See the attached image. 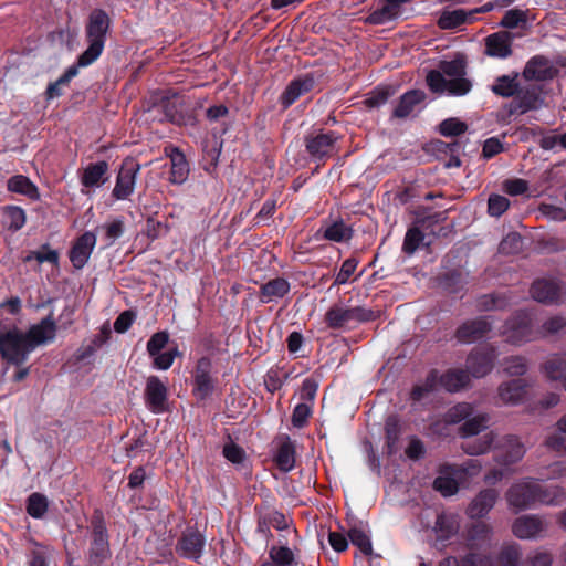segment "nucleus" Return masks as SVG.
<instances>
[{"label": "nucleus", "mask_w": 566, "mask_h": 566, "mask_svg": "<svg viewBox=\"0 0 566 566\" xmlns=\"http://www.w3.org/2000/svg\"><path fill=\"white\" fill-rule=\"evenodd\" d=\"M472 90V82L465 76L449 80L448 94L451 96H464Z\"/></svg>", "instance_id": "0e129e2a"}, {"label": "nucleus", "mask_w": 566, "mask_h": 566, "mask_svg": "<svg viewBox=\"0 0 566 566\" xmlns=\"http://www.w3.org/2000/svg\"><path fill=\"white\" fill-rule=\"evenodd\" d=\"M433 489L443 496H451L458 492L459 485L454 478L441 473L434 479Z\"/></svg>", "instance_id": "13d9d810"}, {"label": "nucleus", "mask_w": 566, "mask_h": 566, "mask_svg": "<svg viewBox=\"0 0 566 566\" xmlns=\"http://www.w3.org/2000/svg\"><path fill=\"white\" fill-rule=\"evenodd\" d=\"M394 93L391 86H378L367 94L364 104L368 108H378L385 105Z\"/></svg>", "instance_id": "de8ad7c7"}, {"label": "nucleus", "mask_w": 566, "mask_h": 566, "mask_svg": "<svg viewBox=\"0 0 566 566\" xmlns=\"http://www.w3.org/2000/svg\"><path fill=\"white\" fill-rule=\"evenodd\" d=\"M499 492L495 489L481 490L471 501L467 509L470 518L484 517L495 505Z\"/></svg>", "instance_id": "393cba45"}, {"label": "nucleus", "mask_w": 566, "mask_h": 566, "mask_svg": "<svg viewBox=\"0 0 566 566\" xmlns=\"http://www.w3.org/2000/svg\"><path fill=\"white\" fill-rule=\"evenodd\" d=\"M400 433H401V428H400L399 419L396 416L388 417L385 422V434H386V446H387L389 454L395 453L397 443L400 438Z\"/></svg>", "instance_id": "49530a36"}, {"label": "nucleus", "mask_w": 566, "mask_h": 566, "mask_svg": "<svg viewBox=\"0 0 566 566\" xmlns=\"http://www.w3.org/2000/svg\"><path fill=\"white\" fill-rule=\"evenodd\" d=\"M527 21L526 12L521 9L507 10L500 21V25L506 29L517 28L520 24H525Z\"/></svg>", "instance_id": "bf43d9fd"}, {"label": "nucleus", "mask_w": 566, "mask_h": 566, "mask_svg": "<svg viewBox=\"0 0 566 566\" xmlns=\"http://www.w3.org/2000/svg\"><path fill=\"white\" fill-rule=\"evenodd\" d=\"M496 358L497 353L494 347H476L467 358V371L474 378H482L491 373Z\"/></svg>", "instance_id": "2eb2a0df"}, {"label": "nucleus", "mask_w": 566, "mask_h": 566, "mask_svg": "<svg viewBox=\"0 0 566 566\" xmlns=\"http://www.w3.org/2000/svg\"><path fill=\"white\" fill-rule=\"evenodd\" d=\"M491 92L502 98H512L503 108V119L538 111L544 105L543 87L538 84L521 85L520 73L512 72L495 77Z\"/></svg>", "instance_id": "f03ea898"}, {"label": "nucleus", "mask_w": 566, "mask_h": 566, "mask_svg": "<svg viewBox=\"0 0 566 566\" xmlns=\"http://www.w3.org/2000/svg\"><path fill=\"white\" fill-rule=\"evenodd\" d=\"M495 450V461L502 465L514 464L521 461L526 453L524 443L514 434L504 436Z\"/></svg>", "instance_id": "dca6fc26"}, {"label": "nucleus", "mask_w": 566, "mask_h": 566, "mask_svg": "<svg viewBox=\"0 0 566 566\" xmlns=\"http://www.w3.org/2000/svg\"><path fill=\"white\" fill-rule=\"evenodd\" d=\"M165 155L170 159L169 181L175 185H182L189 176V164L180 148L169 145L165 147Z\"/></svg>", "instance_id": "5701e85b"}, {"label": "nucleus", "mask_w": 566, "mask_h": 566, "mask_svg": "<svg viewBox=\"0 0 566 566\" xmlns=\"http://www.w3.org/2000/svg\"><path fill=\"white\" fill-rule=\"evenodd\" d=\"M467 56L463 53H457L450 61L441 60L438 64V70L451 78L467 75Z\"/></svg>", "instance_id": "58836bf2"}, {"label": "nucleus", "mask_w": 566, "mask_h": 566, "mask_svg": "<svg viewBox=\"0 0 566 566\" xmlns=\"http://www.w3.org/2000/svg\"><path fill=\"white\" fill-rule=\"evenodd\" d=\"M275 462L283 472L293 470L295 465V447L289 436L282 438L275 454Z\"/></svg>", "instance_id": "c9c22d12"}, {"label": "nucleus", "mask_w": 566, "mask_h": 566, "mask_svg": "<svg viewBox=\"0 0 566 566\" xmlns=\"http://www.w3.org/2000/svg\"><path fill=\"white\" fill-rule=\"evenodd\" d=\"M399 15L392 9L387 0H384V3L380 8L373 10L365 19V22L371 25H382L392 20L398 19Z\"/></svg>", "instance_id": "37998d69"}, {"label": "nucleus", "mask_w": 566, "mask_h": 566, "mask_svg": "<svg viewBox=\"0 0 566 566\" xmlns=\"http://www.w3.org/2000/svg\"><path fill=\"white\" fill-rule=\"evenodd\" d=\"M426 98V93L421 90H409L402 94L398 101L397 106L392 111L394 118H406L415 109L417 105L422 103Z\"/></svg>", "instance_id": "c756f323"}, {"label": "nucleus", "mask_w": 566, "mask_h": 566, "mask_svg": "<svg viewBox=\"0 0 566 566\" xmlns=\"http://www.w3.org/2000/svg\"><path fill=\"white\" fill-rule=\"evenodd\" d=\"M82 67L76 61L73 65L69 66L65 72L54 82L49 83L45 90L46 99L57 98L63 95V87L69 86L71 80L78 74V69Z\"/></svg>", "instance_id": "4c0bfd02"}, {"label": "nucleus", "mask_w": 566, "mask_h": 566, "mask_svg": "<svg viewBox=\"0 0 566 566\" xmlns=\"http://www.w3.org/2000/svg\"><path fill=\"white\" fill-rule=\"evenodd\" d=\"M140 164L132 158L123 159L112 196L116 200H126L135 190L136 177L140 171Z\"/></svg>", "instance_id": "9b49d317"}, {"label": "nucleus", "mask_w": 566, "mask_h": 566, "mask_svg": "<svg viewBox=\"0 0 566 566\" xmlns=\"http://www.w3.org/2000/svg\"><path fill=\"white\" fill-rule=\"evenodd\" d=\"M439 385L448 392H457L465 388L470 382V375L464 369H449L439 375Z\"/></svg>", "instance_id": "7c9ffc66"}, {"label": "nucleus", "mask_w": 566, "mask_h": 566, "mask_svg": "<svg viewBox=\"0 0 566 566\" xmlns=\"http://www.w3.org/2000/svg\"><path fill=\"white\" fill-rule=\"evenodd\" d=\"M471 14L472 13H468L463 9H457L453 11L446 10L439 17L437 24L442 30L457 29L464 24Z\"/></svg>", "instance_id": "79ce46f5"}, {"label": "nucleus", "mask_w": 566, "mask_h": 566, "mask_svg": "<svg viewBox=\"0 0 566 566\" xmlns=\"http://www.w3.org/2000/svg\"><path fill=\"white\" fill-rule=\"evenodd\" d=\"M36 260L39 263L49 262L57 264L59 253L55 250H51L48 244L42 245L39 251H31L24 259L25 262Z\"/></svg>", "instance_id": "680f3d73"}, {"label": "nucleus", "mask_w": 566, "mask_h": 566, "mask_svg": "<svg viewBox=\"0 0 566 566\" xmlns=\"http://www.w3.org/2000/svg\"><path fill=\"white\" fill-rule=\"evenodd\" d=\"M492 527L481 521L473 523L467 532V547L470 551L482 547L491 541Z\"/></svg>", "instance_id": "72a5a7b5"}, {"label": "nucleus", "mask_w": 566, "mask_h": 566, "mask_svg": "<svg viewBox=\"0 0 566 566\" xmlns=\"http://www.w3.org/2000/svg\"><path fill=\"white\" fill-rule=\"evenodd\" d=\"M514 35L507 30H501L488 35L484 39V53L494 59H507L512 55Z\"/></svg>", "instance_id": "6ab92c4d"}, {"label": "nucleus", "mask_w": 566, "mask_h": 566, "mask_svg": "<svg viewBox=\"0 0 566 566\" xmlns=\"http://www.w3.org/2000/svg\"><path fill=\"white\" fill-rule=\"evenodd\" d=\"M96 234L92 231H86L75 239L69 251V258L76 270H81L86 265L96 245Z\"/></svg>", "instance_id": "a211bd4d"}, {"label": "nucleus", "mask_w": 566, "mask_h": 566, "mask_svg": "<svg viewBox=\"0 0 566 566\" xmlns=\"http://www.w3.org/2000/svg\"><path fill=\"white\" fill-rule=\"evenodd\" d=\"M521 560V551L516 544H509L501 547L497 558V566H518Z\"/></svg>", "instance_id": "8fccbe9b"}, {"label": "nucleus", "mask_w": 566, "mask_h": 566, "mask_svg": "<svg viewBox=\"0 0 566 566\" xmlns=\"http://www.w3.org/2000/svg\"><path fill=\"white\" fill-rule=\"evenodd\" d=\"M169 342V334L166 331H160L153 334L147 342V353L154 356L161 352Z\"/></svg>", "instance_id": "69168bd1"}, {"label": "nucleus", "mask_w": 566, "mask_h": 566, "mask_svg": "<svg viewBox=\"0 0 566 566\" xmlns=\"http://www.w3.org/2000/svg\"><path fill=\"white\" fill-rule=\"evenodd\" d=\"M531 294L537 302L553 304L560 300L563 287L556 281L537 280L531 287Z\"/></svg>", "instance_id": "bb28decb"}, {"label": "nucleus", "mask_w": 566, "mask_h": 566, "mask_svg": "<svg viewBox=\"0 0 566 566\" xmlns=\"http://www.w3.org/2000/svg\"><path fill=\"white\" fill-rule=\"evenodd\" d=\"M506 342L513 345H522L524 343L538 338L537 331L533 329V319L528 312H517L506 321L503 329Z\"/></svg>", "instance_id": "6e6552de"}, {"label": "nucleus", "mask_w": 566, "mask_h": 566, "mask_svg": "<svg viewBox=\"0 0 566 566\" xmlns=\"http://www.w3.org/2000/svg\"><path fill=\"white\" fill-rule=\"evenodd\" d=\"M192 392L200 400H205L213 394L217 379L213 377V365L209 357L203 356L198 359L192 371Z\"/></svg>", "instance_id": "ddd939ff"}, {"label": "nucleus", "mask_w": 566, "mask_h": 566, "mask_svg": "<svg viewBox=\"0 0 566 566\" xmlns=\"http://www.w3.org/2000/svg\"><path fill=\"white\" fill-rule=\"evenodd\" d=\"M488 422V415H478L471 418L469 417L459 428V433L462 438L476 436L486 428Z\"/></svg>", "instance_id": "a18cd8bd"}, {"label": "nucleus", "mask_w": 566, "mask_h": 566, "mask_svg": "<svg viewBox=\"0 0 566 566\" xmlns=\"http://www.w3.org/2000/svg\"><path fill=\"white\" fill-rule=\"evenodd\" d=\"M556 70L553 67L548 57L537 54L531 57L522 72V76L527 82H545L554 78Z\"/></svg>", "instance_id": "aec40b11"}, {"label": "nucleus", "mask_w": 566, "mask_h": 566, "mask_svg": "<svg viewBox=\"0 0 566 566\" xmlns=\"http://www.w3.org/2000/svg\"><path fill=\"white\" fill-rule=\"evenodd\" d=\"M537 504L559 506L566 501V491L559 485L544 486L535 480Z\"/></svg>", "instance_id": "c85d7f7f"}, {"label": "nucleus", "mask_w": 566, "mask_h": 566, "mask_svg": "<svg viewBox=\"0 0 566 566\" xmlns=\"http://www.w3.org/2000/svg\"><path fill=\"white\" fill-rule=\"evenodd\" d=\"M490 331L491 323L485 317H479L460 325L455 337L460 343L470 344L484 337Z\"/></svg>", "instance_id": "b1692460"}, {"label": "nucleus", "mask_w": 566, "mask_h": 566, "mask_svg": "<svg viewBox=\"0 0 566 566\" xmlns=\"http://www.w3.org/2000/svg\"><path fill=\"white\" fill-rule=\"evenodd\" d=\"M503 370L509 376H523L527 371V361L522 356H510L502 361Z\"/></svg>", "instance_id": "5fc2aeb1"}, {"label": "nucleus", "mask_w": 566, "mask_h": 566, "mask_svg": "<svg viewBox=\"0 0 566 566\" xmlns=\"http://www.w3.org/2000/svg\"><path fill=\"white\" fill-rule=\"evenodd\" d=\"M48 499L39 492L29 495L27 500V512L33 518H42L48 511Z\"/></svg>", "instance_id": "09e8293b"}, {"label": "nucleus", "mask_w": 566, "mask_h": 566, "mask_svg": "<svg viewBox=\"0 0 566 566\" xmlns=\"http://www.w3.org/2000/svg\"><path fill=\"white\" fill-rule=\"evenodd\" d=\"M347 536L352 544L356 546L364 555L369 556L373 554V544L368 531V525L358 522L349 526Z\"/></svg>", "instance_id": "2f4dec72"}, {"label": "nucleus", "mask_w": 566, "mask_h": 566, "mask_svg": "<svg viewBox=\"0 0 566 566\" xmlns=\"http://www.w3.org/2000/svg\"><path fill=\"white\" fill-rule=\"evenodd\" d=\"M145 405L153 413H163L168 407V387L158 376L146 379L144 390Z\"/></svg>", "instance_id": "4468645a"}, {"label": "nucleus", "mask_w": 566, "mask_h": 566, "mask_svg": "<svg viewBox=\"0 0 566 566\" xmlns=\"http://www.w3.org/2000/svg\"><path fill=\"white\" fill-rule=\"evenodd\" d=\"M290 283L283 277H275L262 284L260 287V301L270 303L275 298H282L290 292Z\"/></svg>", "instance_id": "f704fd0d"}, {"label": "nucleus", "mask_w": 566, "mask_h": 566, "mask_svg": "<svg viewBox=\"0 0 566 566\" xmlns=\"http://www.w3.org/2000/svg\"><path fill=\"white\" fill-rule=\"evenodd\" d=\"M541 371L551 380H563L566 378V353L549 355L541 366Z\"/></svg>", "instance_id": "473e14b6"}, {"label": "nucleus", "mask_w": 566, "mask_h": 566, "mask_svg": "<svg viewBox=\"0 0 566 566\" xmlns=\"http://www.w3.org/2000/svg\"><path fill=\"white\" fill-rule=\"evenodd\" d=\"M526 382L523 379H513L500 385L497 391L500 399L506 405L521 403L526 395Z\"/></svg>", "instance_id": "cd10ccee"}, {"label": "nucleus", "mask_w": 566, "mask_h": 566, "mask_svg": "<svg viewBox=\"0 0 566 566\" xmlns=\"http://www.w3.org/2000/svg\"><path fill=\"white\" fill-rule=\"evenodd\" d=\"M146 112L151 114L154 120L169 122L182 126L186 125V115L182 112V103L176 94L163 92L153 93L146 99Z\"/></svg>", "instance_id": "423d86ee"}, {"label": "nucleus", "mask_w": 566, "mask_h": 566, "mask_svg": "<svg viewBox=\"0 0 566 566\" xmlns=\"http://www.w3.org/2000/svg\"><path fill=\"white\" fill-rule=\"evenodd\" d=\"M505 499L515 513L534 507L537 505L535 479L525 478L513 483L507 489Z\"/></svg>", "instance_id": "1a4fd4ad"}, {"label": "nucleus", "mask_w": 566, "mask_h": 566, "mask_svg": "<svg viewBox=\"0 0 566 566\" xmlns=\"http://www.w3.org/2000/svg\"><path fill=\"white\" fill-rule=\"evenodd\" d=\"M8 189L12 192L21 193L30 199H38L39 191L36 186L25 176L17 175L8 180Z\"/></svg>", "instance_id": "a19ab883"}, {"label": "nucleus", "mask_w": 566, "mask_h": 566, "mask_svg": "<svg viewBox=\"0 0 566 566\" xmlns=\"http://www.w3.org/2000/svg\"><path fill=\"white\" fill-rule=\"evenodd\" d=\"M522 237L517 233H509L500 243L499 250L503 254H513L522 249Z\"/></svg>", "instance_id": "338daca9"}, {"label": "nucleus", "mask_w": 566, "mask_h": 566, "mask_svg": "<svg viewBox=\"0 0 566 566\" xmlns=\"http://www.w3.org/2000/svg\"><path fill=\"white\" fill-rule=\"evenodd\" d=\"M438 379H439V373L438 370L433 369L431 370L426 380L423 381V384L421 385H417L412 388L411 390V399L413 401H420L421 399H423L426 396H428L429 394L436 391L438 389V386H439V382H438Z\"/></svg>", "instance_id": "c03bdc74"}, {"label": "nucleus", "mask_w": 566, "mask_h": 566, "mask_svg": "<svg viewBox=\"0 0 566 566\" xmlns=\"http://www.w3.org/2000/svg\"><path fill=\"white\" fill-rule=\"evenodd\" d=\"M495 433L490 431L474 440L465 441L461 449L469 455H480L489 452L495 441Z\"/></svg>", "instance_id": "ea45409f"}, {"label": "nucleus", "mask_w": 566, "mask_h": 566, "mask_svg": "<svg viewBox=\"0 0 566 566\" xmlns=\"http://www.w3.org/2000/svg\"><path fill=\"white\" fill-rule=\"evenodd\" d=\"M206 539L198 531H186L176 544V552L180 557L198 560L205 547Z\"/></svg>", "instance_id": "4be33fe9"}, {"label": "nucleus", "mask_w": 566, "mask_h": 566, "mask_svg": "<svg viewBox=\"0 0 566 566\" xmlns=\"http://www.w3.org/2000/svg\"><path fill=\"white\" fill-rule=\"evenodd\" d=\"M92 528L88 562L91 565L98 566L111 556L108 534L102 516H94Z\"/></svg>", "instance_id": "f8f14e48"}, {"label": "nucleus", "mask_w": 566, "mask_h": 566, "mask_svg": "<svg viewBox=\"0 0 566 566\" xmlns=\"http://www.w3.org/2000/svg\"><path fill=\"white\" fill-rule=\"evenodd\" d=\"M467 130V123L455 117L447 118L439 125V132L444 137H457L464 134Z\"/></svg>", "instance_id": "603ef678"}, {"label": "nucleus", "mask_w": 566, "mask_h": 566, "mask_svg": "<svg viewBox=\"0 0 566 566\" xmlns=\"http://www.w3.org/2000/svg\"><path fill=\"white\" fill-rule=\"evenodd\" d=\"M57 324L53 311L23 333L13 326L0 333V355L7 363L21 366L39 346L52 343L56 337Z\"/></svg>", "instance_id": "f257e3e1"}, {"label": "nucleus", "mask_w": 566, "mask_h": 566, "mask_svg": "<svg viewBox=\"0 0 566 566\" xmlns=\"http://www.w3.org/2000/svg\"><path fill=\"white\" fill-rule=\"evenodd\" d=\"M81 184L85 188L101 187L109 179V165L106 160L90 163L81 174Z\"/></svg>", "instance_id": "a878e982"}, {"label": "nucleus", "mask_w": 566, "mask_h": 566, "mask_svg": "<svg viewBox=\"0 0 566 566\" xmlns=\"http://www.w3.org/2000/svg\"><path fill=\"white\" fill-rule=\"evenodd\" d=\"M440 216L441 214H427L423 219H418L415 224L407 230L402 243V252L405 254L409 256L412 255L429 235H447V229L440 226L438 218Z\"/></svg>", "instance_id": "0eeeda50"}, {"label": "nucleus", "mask_w": 566, "mask_h": 566, "mask_svg": "<svg viewBox=\"0 0 566 566\" xmlns=\"http://www.w3.org/2000/svg\"><path fill=\"white\" fill-rule=\"evenodd\" d=\"M462 566H495L491 554L470 551L462 556Z\"/></svg>", "instance_id": "052dcab7"}, {"label": "nucleus", "mask_w": 566, "mask_h": 566, "mask_svg": "<svg viewBox=\"0 0 566 566\" xmlns=\"http://www.w3.org/2000/svg\"><path fill=\"white\" fill-rule=\"evenodd\" d=\"M269 557L279 566H292L294 564V553L287 546H272L269 551Z\"/></svg>", "instance_id": "4d7b16f0"}, {"label": "nucleus", "mask_w": 566, "mask_h": 566, "mask_svg": "<svg viewBox=\"0 0 566 566\" xmlns=\"http://www.w3.org/2000/svg\"><path fill=\"white\" fill-rule=\"evenodd\" d=\"M473 413V407L469 402H460L451 407L446 413V421L459 423L465 421Z\"/></svg>", "instance_id": "864d4df0"}, {"label": "nucleus", "mask_w": 566, "mask_h": 566, "mask_svg": "<svg viewBox=\"0 0 566 566\" xmlns=\"http://www.w3.org/2000/svg\"><path fill=\"white\" fill-rule=\"evenodd\" d=\"M221 153V144L218 145L217 142H214L211 146L209 144H206L203 147V155H202V168L208 174H212L219 163V157Z\"/></svg>", "instance_id": "3c124183"}, {"label": "nucleus", "mask_w": 566, "mask_h": 566, "mask_svg": "<svg viewBox=\"0 0 566 566\" xmlns=\"http://www.w3.org/2000/svg\"><path fill=\"white\" fill-rule=\"evenodd\" d=\"M429 90L434 94H443L448 91L449 80L439 70H431L426 77Z\"/></svg>", "instance_id": "6e6d98bb"}, {"label": "nucleus", "mask_w": 566, "mask_h": 566, "mask_svg": "<svg viewBox=\"0 0 566 566\" xmlns=\"http://www.w3.org/2000/svg\"><path fill=\"white\" fill-rule=\"evenodd\" d=\"M376 313L364 306H347L344 303L333 304L324 315V322L331 329L349 331L361 323L376 319Z\"/></svg>", "instance_id": "20e7f679"}, {"label": "nucleus", "mask_w": 566, "mask_h": 566, "mask_svg": "<svg viewBox=\"0 0 566 566\" xmlns=\"http://www.w3.org/2000/svg\"><path fill=\"white\" fill-rule=\"evenodd\" d=\"M354 231L343 219L328 218L324 220L316 232V238H322L332 242H347L352 239Z\"/></svg>", "instance_id": "412c9836"}, {"label": "nucleus", "mask_w": 566, "mask_h": 566, "mask_svg": "<svg viewBox=\"0 0 566 566\" xmlns=\"http://www.w3.org/2000/svg\"><path fill=\"white\" fill-rule=\"evenodd\" d=\"M340 139L342 135L335 130L313 128L304 136V146L311 160L322 166L337 155Z\"/></svg>", "instance_id": "39448f33"}, {"label": "nucleus", "mask_w": 566, "mask_h": 566, "mask_svg": "<svg viewBox=\"0 0 566 566\" xmlns=\"http://www.w3.org/2000/svg\"><path fill=\"white\" fill-rule=\"evenodd\" d=\"M459 521L453 514L441 513L437 516L434 532L440 541H448L459 531Z\"/></svg>", "instance_id": "e433bc0d"}, {"label": "nucleus", "mask_w": 566, "mask_h": 566, "mask_svg": "<svg viewBox=\"0 0 566 566\" xmlns=\"http://www.w3.org/2000/svg\"><path fill=\"white\" fill-rule=\"evenodd\" d=\"M317 77L314 72H308L291 80L279 96L282 111L289 109L301 97L313 92L317 84Z\"/></svg>", "instance_id": "9d476101"}, {"label": "nucleus", "mask_w": 566, "mask_h": 566, "mask_svg": "<svg viewBox=\"0 0 566 566\" xmlns=\"http://www.w3.org/2000/svg\"><path fill=\"white\" fill-rule=\"evenodd\" d=\"M553 556L546 551H536L526 556L522 566H552Z\"/></svg>", "instance_id": "774afa93"}, {"label": "nucleus", "mask_w": 566, "mask_h": 566, "mask_svg": "<svg viewBox=\"0 0 566 566\" xmlns=\"http://www.w3.org/2000/svg\"><path fill=\"white\" fill-rule=\"evenodd\" d=\"M547 523L537 514H527L517 517L512 525L513 534L521 539H534L543 536Z\"/></svg>", "instance_id": "f3484780"}, {"label": "nucleus", "mask_w": 566, "mask_h": 566, "mask_svg": "<svg viewBox=\"0 0 566 566\" xmlns=\"http://www.w3.org/2000/svg\"><path fill=\"white\" fill-rule=\"evenodd\" d=\"M507 305V300L504 295H483L478 301L480 311L502 310Z\"/></svg>", "instance_id": "e2e57ef3"}, {"label": "nucleus", "mask_w": 566, "mask_h": 566, "mask_svg": "<svg viewBox=\"0 0 566 566\" xmlns=\"http://www.w3.org/2000/svg\"><path fill=\"white\" fill-rule=\"evenodd\" d=\"M112 20L104 9H93L85 24V41L87 48L77 56L78 65L90 66L102 55Z\"/></svg>", "instance_id": "7ed1b4c3"}]
</instances>
